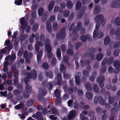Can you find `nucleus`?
I'll list each match as a JSON object with an SVG mask.
<instances>
[{
	"label": "nucleus",
	"mask_w": 120,
	"mask_h": 120,
	"mask_svg": "<svg viewBox=\"0 0 120 120\" xmlns=\"http://www.w3.org/2000/svg\"><path fill=\"white\" fill-rule=\"evenodd\" d=\"M95 20L97 22L95 26L96 30L94 31L93 32V38H101L104 35L103 33L101 32H100L99 33L98 31L100 26L99 22L101 21V24L103 26L105 24V20L103 16L101 15H98L96 16Z\"/></svg>",
	"instance_id": "f257e3e1"
},
{
	"label": "nucleus",
	"mask_w": 120,
	"mask_h": 120,
	"mask_svg": "<svg viewBox=\"0 0 120 120\" xmlns=\"http://www.w3.org/2000/svg\"><path fill=\"white\" fill-rule=\"evenodd\" d=\"M26 73V74L27 77H25L24 79V82L25 84H28L29 82V79L32 78L33 79H35L37 77V74L36 71L35 69H33L31 70L30 72L27 71L26 72V71L23 70L22 71V73L23 74L25 75V73Z\"/></svg>",
	"instance_id": "f03ea898"
},
{
	"label": "nucleus",
	"mask_w": 120,
	"mask_h": 120,
	"mask_svg": "<svg viewBox=\"0 0 120 120\" xmlns=\"http://www.w3.org/2000/svg\"><path fill=\"white\" fill-rule=\"evenodd\" d=\"M95 50V49L94 47H91L87 50L86 53L84 54V56L85 57H87L90 56V55L91 60H94V53Z\"/></svg>",
	"instance_id": "7ed1b4c3"
},
{
	"label": "nucleus",
	"mask_w": 120,
	"mask_h": 120,
	"mask_svg": "<svg viewBox=\"0 0 120 120\" xmlns=\"http://www.w3.org/2000/svg\"><path fill=\"white\" fill-rule=\"evenodd\" d=\"M55 19V17L53 15H52L50 17L49 20L50 21L47 20L46 22V28L47 31L48 32L51 33L52 31V26L50 22L54 21Z\"/></svg>",
	"instance_id": "20e7f679"
},
{
	"label": "nucleus",
	"mask_w": 120,
	"mask_h": 120,
	"mask_svg": "<svg viewBox=\"0 0 120 120\" xmlns=\"http://www.w3.org/2000/svg\"><path fill=\"white\" fill-rule=\"evenodd\" d=\"M65 30L66 28L65 27L61 29L60 32L56 34V37L57 39H63L65 38L66 35Z\"/></svg>",
	"instance_id": "39448f33"
},
{
	"label": "nucleus",
	"mask_w": 120,
	"mask_h": 120,
	"mask_svg": "<svg viewBox=\"0 0 120 120\" xmlns=\"http://www.w3.org/2000/svg\"><path fill=\"white\" fill-rule=\"evenodd\" d=\"M94 101L95 104L98 102L102 105H105L106 103L105 100H104L102 97L100 96L98 97L95 96L94 98Z\"/></svg>",
	"instance_id": "423d86ee"
},
{
	"label": "nucleus",
	"mask_w": 120,
	"mask_h": 120,
	"mask_svg": "<svg viewBox=\"0 0 120 120\" xmlns=\"http://www.w3.org/2000/svg\"><path fill=\"white\" fill-rule=\"evenodd\" d=\"M60 92L59 90L56 89L54 91V95L56 97V103L59 104L61 102V98L60 97Z\"/></svg>",
	"instance_id": "0eeeda50"
},
{
	"label": "nucleus",
	"mask_w": 120,
	"mask_h": 120,
	"mask_svg": "<svg viewBox=\"0 0 120 120\" xmlns=\"http://www.w3.org/2000/svg\"><path fill=\"white\" fill-rule=\"evenodd\" d=\"M105 80V77L103 75L101 74L98 76L97 81L99 83L100 87H102L104 86V83L103 82Z\"/></svg>",
	"instance_id": "6e6552de"
},
{
	"label": "nucleus",
	"mask_w": 120,
	"mask_h": 120,
	"mask_svg": "<svg viewBox=\"0 0 120 120\" xmlns=\"http://www.w3.org/2000/svg\"><path fill=\"white\" fill-rule=\"evenodd\" d=\"M113 64L114 66L116 67L114 72L115 73H117L120 71V61H115L114 62Z\"/></svg>",
	"instance_id": "1a4fd4ad"
},
{
	"label": "nucleus",
	"mask_w": 120,
	"mask_h": 120,
	"mask_svg": "<svg viewBox=\"0 0 120 120\" xmlns=\"http://www.w3.org/2000/svg\"><path fill=\"white\" fill-rule=\"evenodd\" d=\"M76 111L75 110H72L69 112L67 118L69 120L72 119L74 118L76 115Z\"/></svg>",
	"instance_id": "9d476101"
},
{
	"label": "nucleus",
	"mask_w": 120,
	"mask_h": 120,
	"mask_svg": "<svg viewBox=\"0 0 120 120\" xmlns=\"http://www.w3.org/2000/svg\"><path fill=\"white\" fill-rule=\"evenodd\" d=\"M110 6L112 8L120 7V0H116V1L113 0Z\"/></svg>",
	"instance_id": "9b49d317"
},
{
	"label": "nucleus",
	"mask_w": 120,
	"mask_h": 120,
	"mask_svg": "<svg viewBox=\"0 0 120 120\" xmlns=\"http://www.w3.org/2000/svg\"><path fill=\"white\" fill-rule=\"evenodd\" d=\"M20 24L22 25V30H24L26 28L27 25L26 24H25V18L24 17L21 18L20 20Z\"/></svg>",
	"instance_id": "f8f14e48"
},
{
	"label": "nucleus",
	"mask_w": 120,
	"mask_h": 120,
	"mask_svg": "<svg viewBox=\"0 0 120 120\" xmlns=\"http://www.w3.org/2000/svg\"><path fill=\"white\" fill-rule=\"evenodd\" d=\"M12 49L11 46H10L9 47L6 46L3 49H1L0 52H1L2 53H6L8 51V52L10 51Z\"/></svg>",
	"instance_id": "ddd939ff"
},
{
	"label": "nucleus",
	"mask_w": 120,
	"mask_h": 120,
	"mask_svg": "<svg viewBox=\"0 0 120 120\" xmlns=\"http://www.w3.org/2000/svg\"><path fill=\"white\" fill-rule=\"evenodd\" d=\"M57 80L56 83L58 85H60L62 83V78L60 73L58 74L56 77Z\"/></svg>",
	"instance_id": "4468645a"
},
{
	"label": "nucleus",
	"mask_w": 120,
	"mask_h": 120,
	"mask_svg": "<svg viewBox=\"0 0 120 120\" xmlns=\"http://www.w3.org/2000/svg\"><path fill=\"white\" fill-rule=\"evenodd\" d=\"M101 11V9L99 6L97 5L94 9L93 13L94 14H97L99 13Z\"/></svg>",
	"instance_id": "2eb2a0df"
},
{
	"label": "nucleus",
	"mask_w": 120,
	"mask_h": 120,
	"mask_svg": "<svg viewBox=\"0 0 120 120\" xmlns=\"http://www.w3.org/2000/svg\"><path fill=\"white\" fill-rule=\"evenodd\" d=\"M55 5V2L54 1H51L49 3L48 7V11H50L52 9Z\"/></svg>",
	"instance_id": "dca6fc26"
},
{
	"label": "nucleus",
	"mask_w": 120,
	"mask_h": 120,
	"mask_svg": "<svg viewBox=\"0 0 120 120\" xmlns=\"http://www.w3.org/2000/svg\"><path fill=\"white\" fill-rule=\"evenodd\" d=\"M45 75L46 77L52 79L53 77L52 72L51 71H49L48 72L45 71Z\"/></svg>",
	"instance_id": "f3484780"
},
{
	"label": "nucleus",
	"mask_w": 120,
	"mask_h": 120,
	"mask_svg": "<svg viewBox=\"0 0 120 120\" xmlns=\"http://www.w3.org/2000/svg\"><path fill=\"white\" fill-rule=\"evenodd\" d=\"M111 41L110 37L109 36H107L105 38L104 40V44L106 45L109 43Z\"/></svg>",
	"instance_id": "a211bd4d"
},
{
	"label": "nucleus",
	"mask_w": 120,
	"mask_h": 120,
	"mask_svg": "<svg viewBox=\"0 0 120 120\" xmlns=\"http://www.w3.org/2000/svg\"><path fill=\"white\" fill-rule=\"evenodd\" d=\"M43 53L42 50H41L38 53V54L37 55V59L38 63L41 62V58Z\"/></svg>",
	"instance_id": "6ab92c4d"
},
{
	"label": "nucleus",
	"mask_w": 120,
	"mask_h": 120,
	"mask_svg": "<svg viewBox=\"0 0 120 120\" xmlns=\"http://www.w3.org/2000/svg\"><path fill=\"white\" fill-rule=\"evenodd\" d=\"M82 6L81 2L80 1H78L76 3L75 9L76 10H78L81 9Z\"/></svg>",
	"instance_id": "aec40b11"
},
{
	"label": "nucleus",
	"mask_w": 120,
	"mask_h": 120,
	"mask_svg": "<svg viewBox=\"0 0 120 120\" xmlns=\"http://www.w3.org/2000/svg\"><path fill=\"white\" fill-rule=\"evenodd\" d=\"M114 58L112 56L110 57L109 58H106L107 63L108 65H110L113 63L114 60Z\"/></svg>",
	"instance_id": "412c9836"
},
{
	"label": "nucleus",
	"mask_w": 120,
	"mask_h": 120,
	"mask_svg": "<svg viewBox=\"0 0 120 120\" xmlns=\"http://www.w3.org/2000/svg\"><path fill=\"white\" fill-rule=\"evenodd\" d=\"M24 104L23 103H21L15 106V108L17 109H19L24 107Z\"/></svg>",
	"instance_id": "4be33fe9"
},
{
	"label": "nucleus",
	"mask_w": 120,
	"mask_h": 120,
	"mask_svg": "<svg viewBox=\"0 0 120 120\" xmlns=\"http://www.w3.org/2000/svg\"><path fill=\"white\" fill-rule=\"evenodd\" d=\"M75 81L76 84L77 85H79L80 83V80L79 76H76L75 77Z\"/></svg>",
	"instance_id": "5701e85b"
},
{
	"label": "nucleus",
	"mask_w": 120,
	"mask_h": 120,
	"mask_svg": "<svg viewBox=\"0 0 120 120\" xmlns=\"http://www.w3.org/2000/svg\"><path fill=\"white\" fill-rule=\"evenodd\" d=\"M4 45L6 46H8V47H9L11 45L12 49V44H11L10 40L9 39H8L5 41L4 43Z\"/></svg>",
	"instance_id": "b1692460"
},
{
	"label": "nucleus",
	"mask_w": 120,
	"mask_h": 120,
	"mask_svg": "<svg viewBox=\"0 0 120 120\" xmlns=\"http://www.w3.org/2000/svg\"><path fill=\"white\" fill-rule=\"evenodd\" d=\"M45 48L47 50L48 52H51L52 49L51 47L50 44H48L45 45Z\"/></svg>",
	"instance_id": "393cba45"
},
{
	"label": "nucleus",
	"mask_w": 120,
	"mask_h": 120,
	"mask_svg": "<svg viewBox=\"0 0 120 120\" xmlns=\"http://www.w3.org/2000/svg\"><path fill=\"white\" fill-rule=\"evenodd\" d=\"M84 86L86 89L88 90H90L92 89L90 84L88 83H86L84 84Z\"/></svg>",
	"instance_id": "a878e982"
},
{
	"label": "nucleus",
	"mask_w": 120,
	"mask_h": 120,
	"mask_svg": "<svg viewBox=\"0 0 120 120\" xmlns=\"http://www.w3.org/2000/svg\"><path fill=\"white\" fill-rule=\"evenodd\" d=\"M48 12H44L42 17V21H45L47 19L48 17Z\"/></svg>",
	"instance_id": "bb28decb"
},
{
	"label": "nucleus",
	"mask_w": 120,
	"mask_h": 120,
	"mask_svg": "<svg viewBox=\"0 0 120 120\" xmlns=\"http://www.w3.org/2000/svg\"><path fill=\"white\" fill-rule=\"evenodd\" d=\"M40 92L43 96H45L47 94V91L45 88L42 89L41 90H40Z\"/></svg>",
	"instance_id": "cd10ccee"
},
{
	"label": "nucleus",
	"mask_w": 120,
	"mask_h": 120,
	"mask_svg": "<svg viewBox=\"0 0 120 120\" xmlns=\"http://www.w3.org/2000/svg\"><path fill=\"white\" fill-rule=\"evenodd\" d=\"M103 57V54L101 53H99L97 55V59L98 61H100L102 59Z\"/></svg>",
	"instance_id": "c85d7f7f"
},
{
	"label": "nucleus",
	"mask_w": 120,
	"mask_h": 120,
	"mask_svg": "<svg viewBox=\"0 0 120 120\" xmlns=\"http://www.w3.org/2000/svg\"><path fill=\"white\" fill-rule=\"evenodd\" d=\"M84 13V11L82 10L80 11L78 13L77 15L78 18L80 19L83 15Z\"/></svg>",
	"instance_id": "c756f323"
},
{
	"label": "nucleus",
	"mask_w": 120,
	"mask_h": 120,
	"mask_svg": "<svg viewBox=\"0 0 120 120\" xmlns=\"http://www.w3.org/2000/svg\"><path fill=\"white\" fill-rule=\"evenodd\" d=\"M61 51L60 49L58 48L57 49L56 52V56L58 58L60 59L61 58Z\"/></svg>",
	"instance_id": "7c9ffc66"
},
{
	"label": "nucleus",
	"mask_w": 120,
	"mask_h": 120,
	"mask_svg": "<svg viewBox=\"0 0 120 120\" xmlns=\"http://www.w3.org/2000/svg\"><path fill=\"white\" fill-rule=\"evenodd\" d=\"M34 102V100L33 99H31L29 100L27 102V105L28 107L30 106L31 105H33Z\"/></svg>",
	"instance_id": "2f4dec72"
},
{
	"label": "nucleus",
	"mask_w": 120,
	"mask_h": 120,
	"mask_svg": "<svg viewBox=\"0 0 120 120\" xmlns=\"http://www.w3.org/2000/svg\"><path fill=\"white\" fill-rule=\"evenodd\" d=\"M73 5L72 2L70 1H68L67 3V6L68 8L69 9H71Z\"/></svg>",
	"instance_id": "473e14b6"
},
{
	"label": "nucleus",
	"mask_w": 120,
	"mask_h": 120,
	"mask_svg": "<svg viewBox=\"0 0 120 120\" xmlns=\"http://www.w3.org/2000/svg\"><path fill=\"white\" fill-rule=\"evenodd\" d=\"M42 67L43 68L47 69L49 68V66L47 63L43 62L42 64Z\"/></svg>",
	"instance_id": "72a5a7b5"
},
{
	"label": "nucleus",
	"mask_w": 120,
	"mask_h": 120,
	"mask_svg": "<svg viewBox=\"0 0 120 120\" xmlns=\"http://www.w3.org/2000/svg\"><path fill=\"white\" fill-rule=\"evenodd\" d=\"M60 69L61 72L65 73L66 68L64 65L63 64H61L60 66Z\"/></svg>",
	"instance_id": "f704fd0d"
},
{
	"label": "nucleus",
	"mask_w": 120,
	"mask_h": 120,
	"mask_svg": "<svg viewBox=\"0 0 120 120\" xmlns=\"http://www.w3.org/2000/svg\"><path fill=\"white\" fill-rule=\"evenodd\" d=\"M80 39L83 42H85L87 40V37L85 35H83L80 37Z\"/></svg>",
	"instance_id": "c9c22d12"
},
{
	"label": "nucleus",
	"mask_w": 120,
	"mask_h": 120,
	"mask_svg": "<svg viewBox=\"0 0 120 120\" xmlns=\"http://www.w3.org/2000/svg\"><path fill=\"white\" fill-rule=\"evenodd\" d=\"M32 87L30 85H27L26 87V92L27 93H30Z\"/></svg>",
	"instance_id": "e433bc0d"
},
{
	"label": "nucleus",
	"mask_w": 120,
	"mask_h": 120,
	"mask_svg": "<svg viewBox=\"0 0 120 120\" xmlns=\"http://www.w3.org/2000/svg\"><path fill=\"white\" fill-rule=\"evenodd\" d=\"M31 17L32 18L34 19H35L36 18V11H31Z\"/></svg>",
	"instance_id": "4c0bfd02"
},
{
	"label": "nucleus",
	"mask_w": 120,
	"mask_h": 120,
	"mask_svg": "<svg viewBox=\"0 0 120 120\" xmlns=\"http://www.w3.org/2000/svg\"><path fill=\"white\" fill-rule=\"evenodd\" d=\"M67 54L70 56H72L73 55L74 52L73 50L70 49H68L67 51Z\"/></svg>",
	"instance_id": "58836bf2"
},
{
	"label": "nucleus",
	"mask_w": 120,
	"mask_h": 120,
	"mask_svg": "<svg viewBox=\"0 0 120 120\" xmlns=\"http://www.w3.org/2000/svg\"><path fill=\"white\" fill-rule=\"evenodd\" d=\"M57 63L56 59L55 58H52L51 61L52 65L53 66H55Z\"/></svg>",
	"instance_id": "ea45409f"
},
{
	"label": "nucleus",
	"mask_w": 120,
	"mask_h": 120,
	"mask_svg": "<svg viewBox=\"0 0 120 120\" xmlns=\"http://www.w3.org/2000/svg\"><path fill=\"white\" fill-rule=\"evenodd\" d=\"M44 11L43 8H40L38 10V15L40 16H41L42 15Z\"/></svg>",
	"instance_id": "a19ab883"
},
{
	"label": "nucleus",
	"mask_w": 120,
	"mask_h": 120,
	"mask_svg": "<svg viewBox=\"0 0 120 120\" xmlns=\"http://www.w3.org/2000/svg\"><path fill=\"white\" fill-rule=\"evenodd\" d=\"M86 96L88 99L90 100L92 98L93 95L91 93L89 92H88L86 93Z\"/></svg>",
	"instance_id": "79ce46f5"
},
{
	"label": "nucleus",
	"mask_w": 120,
	"mask_h": 120,
	"mask_svg": "<svg viewBox=\"0 0 120 120\" xmlns=\"http://www.w3.org/2000/svg\"><path fill=\"white\" fill-rule=\"evenodd\" d=\"M93 88L94 90L97 93L99 92V89L97 84H95L93 86Z\"/></svg>",
	"instance_id": "37998d69"
},
{
	"label": "nucleus",
	"mask_w": 120,
	"mask_h": 120,
	"mask_svg": "<svg viewBox=\"0 0 120 120\" xmlns=\"http://www.w3.org/2000/svg\"><path fill=\"white\" fill-rule=\"evenodd\" d=\"M20 91L17 89L14 90L13 91L14 94L16 96L19 95L20 94Z\"/></svg>",
	"instance_id": "c03bdc74"
},
{
	"label": "nucleus",
	"mask_w": 120,
	"mask_h": 120,
	"mask_svg": "<svg viewBox=\"0 0 120 120\" xmlns=\"http://www.w3.org/2000/svg\"><path fill=\"white\" fill-rule=\"evenodd\" d=\"M115 23L116 25L118 26L120 25V18L118 17L116 18L115 21Z\"/></svg>",
	"instance_id": "a18cd8bd"
},
{
	"label": "nucleus",
	"mask_w": 120,
	"mask_h": 120,
	"mask_svg": "<svg viewBox=\"0 0 120 120\" xmlns=\"http://www.w3.org/2000/svg\"><path fill=\"white\" fill-rule=\"evenodd\" d=\"M114 98L113 97H109V104H112L113 102Z\"/></svg>",
	"instance_id": "49530a36"
},
{
	"label": "nucleus",
	"mask_w": 120,
	"mask_h": 120,
	"mask_svg": "<svg viewBox=\"0 0 120 120\" xmlns=\"http://www.w3.org/2000/svg\"><path fill=\"white\" fill-rule=\"evenodd\" d=\"M54 12L58 11L59 12H62L63 11V10L62 9H61L60 10H59V8L58 6L57 5L56 6H55L54 9Z\"/></svg>",
	"instance_id": "de8ad7c7"
},
{
	"label": "nucleus",
	"mask_w": 120,
	"mask_h": 120,
	"mask_svg": "<svg viewBox=\"0 0 120 120\" xmlns=\"http://www.w3.org/2000/svg\"><path fill=\"white\" fill-rule=\"evenodd\" d=\"M83 74L84 76L88 77L89 75V72L86 70H84L83 71Z\"/></svg>",
	"instance_id": "09e8293b"
},
{
	"label": "nucleus",
	"mask_w": 120,
	"mask_h": 120,
	"mask_svg": "<svg viewBox=\"0 0 120 120\" xmlns=\"http://www.w3.org/2000/svg\"><path fill=\"white\" fill-rule=\"evenodd\" d=\"M50 110L52 111V114H58V112H57L56 109L54 108H52L50 109Z\"/></svg>",
	"instance_id": "8fccbe9b"
},
{
	"label": "nucleus",
	"mask_w": 120,
	"mask_h": 120,
	"mask_svg": "<svg viewBox=\"0 0 120 120\" xmlns=\"http://www.w3.org/2000/svg\"><path fill=\"white\" fill-rule=\"evenodd\" d=\"M38 25L37 24H35L33 26L32 30H33L34 31H36L38 29Z\"/></svg>",
	"instance_id": "3c124183"
},
{
	"label": "nucleus",
	"mask_w": 120,
	"mask_h": 120,
	"mask_svg": "<svg viewBox=\"0 0 120 120\" xmlns=\"http://www.w3.org/2000/svg\"><path fill=\"white\" fill-rule=\"evenodd\" d=\"M22 3V0H15V4L17 5H21Z\"/></svg>",
	"instance_id": "603ef678"
},
{
	"label": "nucleus",
	"mask_w": 120,
	"mask_h": 120,
	"mask_svg": "<svg viewBox=\"0 0 120 120\" xmlns=\"http://www.w3.org/2000/svg\"><path fill=\"white\" fill-rule=\"evenodd\" d=\"M82 45V42H79L77 43L75 45V49L77 50L79 48L80 46Z\"/></svg>",
	"instance_id": "864d4df0"
},
{
	"label": "nucleus",
	"mask_w": 120,
	"mask_h": 120,
	"mask_svg": "<svg viewBox=\"0 0 120 120\" xmlns=\"http://www.w3.org/2000/svg\"><path fill=\"white\" fill-rule=\"evenodd\" d=\"M111 112L112 114H113L115 115V113L117 112V110L116 108H112L111 110Z\"/></svg>",
	"instance_id": "5fc2aeb1"
},
{
	"label": "nucleus",
	"mask_w": 120,
	"mask_h": 120,
	"mask_svg": "<svg viewBox=\"0 0 120 120\" xmlns=\"http://www.w3.org/2000/svg\"><path fill=\"white\" fill-rule=\"evenodd\" d=\"M16 57L15 54H13L11 55V61H10L11 64L12 62H13V61L15 59Z\"/></svg>",
	"instance_id": "6e6d98bb"
},
{
	"label": "nucleus",
	"mask_w": 120,
	"mask_h": 120,
	"mask_svg": "<svg viewBox=\"0 0 120 120\" xmlns=\"http://www.w3.org/2000/svg\"><path fill=\"white\" fill-rule=\"evenodd\" d=\"M70 14L69 11L67 10L64 11L63 12V15L65 17L68 16Z\"/></svg>",
	"instance_id": "4d7b16f0"
},
{
	"label": "nucleus",
	"mask_w": 120,
	"mask_h": 120,
	"mask_svg": "<svg viewBox=\"0 0 120 120\" xmlns=\"http://www.w3.org/2000/svg\"><path fill=\"white\" fill-rule=\"evenodd\" d=\"M35 37V35L33 34H32L29 37V40L30 42L32 43L34 40V39Z\"/></svg>",
	"instance_id": "13d9d810"
},
{
	"label": "nucleus",
	"mask_w": 120,
	"mask_h": 120,
	"mask_svg": "<svg viewBox=\"0 0 120 120\" xmlns=\"http://www.w3.org/2000/svg\"><path fill=\"white\" fill-rule=\"evenodd\" d=\"M115 34L116 36L120 34V28H118L117 29L115 32Z\"/></svg>",
	"instance_id": "bf43d9fd"
},
{
	"label": "nucleus",
	"mask_w": 120,
	"mask_h": 120,
	"mask_svg": "<svg viewBox=\"0 0 120 120\" xmlns=\"http://www.w3.org/2000/svg\"><path fill=\"white\" fill-rule=\"evenodd\" d=\"M120 47V41H118L116 42L114 45V47L116 48Z\"/></svg>",
	"instance_id": "052dcab7"
},
{
	"label": "nucleus",
	"mask_w": 120,
	"mask_h": 120,
	"mask_svg": "<svg viewBox=\"0 0 120 120\" xmlns=\"http://www.w3.org/2000/svg\"><path fill=\"white\" fill-rule=\"evenodd\" d=\"M106 60V58H105L102 60L101 63V65L105 66L106 64H107Z\"/></svg>",
	"instance_id": "680f3d73"
},
{
	"label": "nucleus",
	"mask_w": 120,
	"mask_h": 120,
	"mask_svg": "<svg viewBox=\"0 0 120 120\" xmlns=\"http://www.w3.org/2000/svg\"><path fill=\"white\" fill-rule=\"evenodd\" d=\"M38 78L39 80L40 81H42L43 79V74L42 72H40L38 74Z\"/></svg>",
	"instance_id": "e2e57ef3"
},
{
	"label": "nucleus",
	"mask_w": 120,
	"mask_h": 120,
	"mask_svg": "<svg viewBox=\"0 0 120 120\" xmlns=\"http://www.w3.org/2000/svg\"><path fill=\"white\" fill-rule=\"evenodd\" d=\"M71 75L69 74H67L65 73H63V77L64 78L68 79L70 78Z\"/></svg>",
	"instance_id": "0e129e2a"
},
{
	"label": "nucleus",
	"mask_w": 120,
	"mask_h": 120,
	"mask_svg": "<svg viewBox=\"0 0 120 120\" xmlns=\"http://www.w3.org/2000/svg\"><path fill=\"white\" fill-rule=\"evenodd\" d=\"M120 52V51L118 49L115 50L114 51L113 53L114 55V56H117Z\"/></svg>",
	"instance_id": "69168bd1"
},
{
	"label": "nucleus",
	"mask_w": 120,
	"mask_h": 120,
	"mask_svg": "<svg viewBox=\"0 0 120 120\" xmlns=\"http://www.w3.org/2000/svg\"><path fill=\"white\" fill-rule=\"evenodd\" d=\"M18 83L19 80L18 78H15L13 82L14 84L15 85H16L18 84Z\"/></svg>",
	"instance_id": "338daca9"
},
{
	"label": "nucleus",
	"mask_w": 120,
	"mask_h": 120,
	"mask_svg": "<svg viewBox=\"0 0 120 120\" xmlns=\"http://www.w3.org/2000/svg\"><path fill=\"white\" fill-rule=\"evenodd\" d=\"M80 116L81 120H88V118L86 117H84L82 114H80Z\"/></svg>",
	"instance_id": "774afa93"
}]
</instances>
